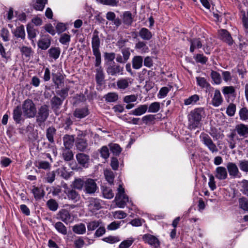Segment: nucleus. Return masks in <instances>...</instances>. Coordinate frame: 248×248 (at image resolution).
<instances>
[{
  "mask_svg": "<svg viewBox=\"0 0 248 248\" xmlns=\"http://www.w3.org/2000/svg\"><path fill=\"white\" fill-rule=\"evenodd\" d=\"M100 39L99 37V31L94 30L92 38V47L93 55L95 57L94 65L99 66L101 63V54L99 49L100 47Z\"/></svg>",
  "mask_w": 248,
  "mask_h": 248,
  "instance_id": "f257e3e1",
  "label": "nucleus"
},
{
  "mask_svg": "<svg viewBox=\"0 0 248 248\" xmlns=\"http://www.w3.org/2000/svg\"><path fill=\"white\" fill-rule=\"evenodd\" d=\"M203 109L197 108L191 111L188 116L189 127L190 129H195L199 126L202 120Z\"/></svg>",
  "mask_w": 248,
  "mask_h": 248,
  "instance_id": "f03ea898",
  "label": "nucleus"
},
{
  "mask_svg": "<svg viewBox=\"0 0 248 248\" xmlns=\"http://www.w3.org/2000/svg\"><path fill=\"white\" fill-rule=\"evenodd\" d=\"M22 110L25 116L28 118H33L36 114V108L31 100H26L22 105Z\"/></svg>",
  "mask_w": 248,
  "mask_h": 248,
  "instance_id": "7ed1b4c3",
  "label": "nucleus"
},
{
  "mask_svg": "<svg viewBox=\"0 0 248 248\" xmlns=\"http://www.w3.org/2000/svg\"><path fill=\"white\" fill-rule=\"evenodd\" d=\"M49 114L48 107L46 105L41 106L38 108V111H36V122L40 126L47 120Z\"/></svg>",
  "mask_w": 248,
  "mask_h": 248,
  "instance_id": "20e7f679",
  "label": "nucleus"
},
{
  "mask_svg": "<svg viewBox=\"0 0 248 248\" xmlns=\"http://www.w3.org/2000/svg\"><path fill=\"white\" fill-rule=\"evenodd\" d=\"M201 141L210 151L212 153L218 152V149L216 144L213 142L211 137L206 133L202 132L200 135Z\"/></svg>",
  "mask_w": 248,
  "mask_h": 248,
  "instance_id": "39448f33",
  "label": "nucleus"
},
{
  "mask_svg": "<svg viewBox=\"0 0 248 248\" xmlns=\"http://www.w3.org/2000/svg\"><path fill=\"white\" fill-rule=\"evenodd\" d=\"M142 240L145 243L149 245L152 248H160V242L157 237L149 233L142 235Z\"/></svg>",
  "mask_w": 248,
  "mask_h": 248,
  "instance_id": "423d86ee",
  "label": "nucleus"
},
{
  "mask_svg": "<svg viewBox=\"0 0 248 248\" xmlns=\"http://www.w3.org/2000/svg\"><path fill=\"white\" fill-rule=\"evenodd\" d=\"M124 71V67L120 65L115 63L110 64L106 68V72L108 75L116 77L119 75H122Z\"/></svg>",
  "mask_w": 248,
  "mask_h": 248,
  "instance_id": "0eeeda50",
  "label": "nucleus"
},
{
  "mask_svg": "<svg viewBox=\"0 0 248 248\" xmlns=\"http://www.w3.org/2000/svg\"><path fill=\"white\" fill-rule=\"evenodd\" d=\"M235 132L240 140L244 139L248 137V125L243 124H237L235 128L232 130Z\"/></svg>",
  "mask_w": 248,
  "mask_h": 248,
  "instance_id": "6e6552de",
  "label": "nucleus"
},
{
  "mask_svg": "<svg viewBox=\"0 0 248 248\" xmlns=\"http://www.w3.org/2000/svg\"><path fill=\"white\" fill-rule=\"evenodd\" d=\"M97 189V184L94 180L87 178L85 180L83 191L86 194H92L95 192Z\"/></svg>",
  "mask_w": 248,
  "mask_h": 248,
  "instance_id": "1a4fd4ad",
  "label": "nucleus"
},
{
  "mask_svg": "<svg viewBox=\"0 0 248 248\" xmlns=\"http://www.w3.org/2000/svg\"><path fill=\"white\" fill-rule=\"evenodd\" d=\"M76 158L78 164L83 168H87L90 164V156L84 153H78Z\"/></svg>",
  "mask_w": 248,
  "mask_h": 248,
  "instance_id": "9d476101",
  "label": "nucleus"
},
{
  "mask_svg": "<svg viewBox=\"0 0 248 248\" xmlns=\"http://www.w3.org/2000/svg\"><path fill=\"white\" fill-rule=\"evenodd\" d=\"M51 38L48 34L42 35L37 42L38 47L42 50H46L51 45Z\"/></svg>",
  "mask_w": 248,
  "mask_h": 248,
  "instance_id": "9b49d317",
  "label": "nucleus"
},
{
  "mask_svg": "<svg viewBox=\"0 0 248 248\" xmlns=\"http://www.w3.org/2000/svg\"><path fill=\"white\" fill-rule=\"evenodd\" d=\"M64 193L66 195L67 199L73 201L74 202H77L80 198L78 192L73 188H66L64 191Z\"/></svg>",
  "mask_w": 248,
  "mask_h": 248,
  "instance_id": "f8f14e48",
  "label": "nucleus"
},
{
  "mask_svg": "<svg viewBox=\"0 0 248 248\" xmlns=\"http://www.w3.org/2000/svg\"><path fill=\"white\" fill-rule=\"evenodd\" d=\"M226 167L230 176L234 178L240 177L241 173L239 172L237 165L234 163L228 162Z\"/></svg>",
  "mask_w": 248,
  "mask_h": 248,
  "instance_id": "ddd939ff",
  "label": "nucleus"
},
{
  "mask_svg": "<svg viewBox=\"0 0 248 248\" xmlns=\"http://www.w3.org/2000/svg\"><path fill=\"white\" fill-rule=\"evenodd\" d=\"M227 137L228 138L227 141L229 144V147L231 149L235 148L237 141L240 140V139L235 134V132L232 131V130H231V132L229 134L227 135Z\"/></svg>",
  "mask_w": 248,
  "mask_h": 248,
  "instance_id": "4468645a",
  "label": "nucleus"
},
{
  "mask_svg": "<svg viewBox=\"0 0 248 248\" xmlns=\"http://www.w3.org/2000/svg\"><path fill=\"white\" fill-rule=\"evenodd\" d=\"M115 200L116 201V204L119 208H124L127 203H131L132 205L131 201L129 200L128 196L126 194L116 195Z\"/></svg>",
  "mask_w": 248,
  "mask_h": 248,
  "instance_id": "2eb2a0df",
  "label": "nucleus"
},
{
  "mask_svg": "<svg viewBox=\"0 0 248 248\" xmlns=\"http://www.w3.org/2000/svg\"><path fill=\"white\" fill-rule=\"evenodd\" d=\"M220 39L224 42L231 46L233 44V40L230 33L226 30L222 29L219 31Z\"/></svg>",
  "mask_w": 248,
  "mask_h": 248,
  "instance_id": "dca6fc26",
  "label": "nucleus"
},
{
  "mask_svg": "<svg viewBox=\"0 0 248 248\" xmlns=\"http://www.w3.org/2000/svg\"><path fill=\"white\" fill-rule=\"evenodd\" d=\"M95 67H97L95 70V81L96 84L100 86L104 83L105 77V74L103 68L101 66V64Z\"/></svg>",
  "mask_w": 248,
  "mask_h": 248,
  "instance_id": "f3484780",
  "label": "nucleus"
},
{
  "mask_svg": "<svg viewBox=\"0 0 248 248\" xmlns=\"http://www.w3.org/2000/svg\"><path fill=\"white\" fill-rule=\"evenodd\" d=\"M59 218L66 224L71 222L73 218L70 212L66 209H62L59 212Z\"/></svg>",
  "mask_w": 248,
  "mask_h": 248,
  "instance_id": "a211bd4d",
  "label": "nucleus"
},
{
  "mask_svg": "<svg viewBox=\"0 0 248 248\" xmlns=\"http://www.w3.org/2000/svg\"><path fill=\"white\" fill-rule=\"evenodd\" d=\"M215 177L219 180L227 179L228 173L226 169L224 167H218L215 170Z\"/></svg>",
  "mask_w": 248,
  "mask_h": 248,
  "instance_id": "6ab92c4d",
  "label": "nucleus"
},
{
  "mask_svg": "<svg viewBox=\"0 0 248 248\" xmlns=\"http://www.w3.org/2000/svg\"><path fill=\"white\" fill-rule=\"evenodd\" d=\"M223 101L221 93L219 90L215 91L214 96L212 99V105L216 107L219 106L222 103Z\"/></svg>",
  "mask_w": 248,
  "mask_h": 248,
  "instance_id": "aec40b11",
  "label": "nucleus"
},
{
  "mask_svg": "<svg viewBox=\"0 0 248 248\" xmlns=\"http://www.w3.org/2000/svg\"><path fill=\"white\" fill-rule=\"evenodd\" d=\"M88 207L92 212H94L101 208L100 200L95 198H91L89 201Z\"/></svg>",
  "mask_w": 248,
  "mask_h": 248,
  "instance_id": "412c9836",
  "label": "nucleus"
},
{
  "mask_svg": "<svg viewBox=\"0 0 248 248\" xmlns=\"http://www.w3.org/2000/svg\"><path fill=\"white\" fill-rule=\"evenodd\" d=\"M88 142L86 139L77 138L75 141V146L77 150L80 152L85 151L88 147Z\"/></svg>",
  "mask_w": 248,
  "mask_h": 248,
  "instance_id": "4be33fe9",
  "label": "nucleus"
},
{
  "mask_svg": "<svg viewBox=\"0 0 248 248\" xmlns=\"http://www.w3.org/2000/svg\"><path fill=\"white\" fill-rule=\"evenodd\" d=\"M63 101V100L58 96L55 95L50 100L52 109L54 111L59 110L60 108Z\"/></svg>",
  "mask_w": 248,
  "mask_h": 248,
  "instance_id": "5701e85b",
  "label": "nucleus"
},
{
  "mask_svg": "<svg viewBox=\"0 0 248 248\" xmlns=\"http://www.w3.org/2000/svg\"><path fill=\"white\" fill-rule=\"evenodd\" d=\"M131 79L129 78H121L117 81L118 88L120 90H125L131 84Z\"/></svg>",
  "mask_w": 248,
  "mask_h": 248,
  "instance_id": "b1692460",
  "label": "nucleus"
},
{
  "mask_svg": "<svg viewBox=\"0 0 248 248\" xmlns=\"http://www.w3.org/2000/svg\"><path fill=\"white\" fill-rule=\"evenodd\" d=\"M53 81L56 86V88L59 89L64 85V78L61 74H53Z\"/></svg>",
  "mask_w": 248,
  "mask_h": 248,
  "instance_id": "393cba45",
  "label": "nucleus"
},
{
  "mask_svg": "<svg viewBox=\"0 0 248 248\" xmlns=\"http://www.w3.org/2000/svg\"><path fill=\"white\" fill-rule=\"evenodd\" d=\"M75 141L74 137L72 135H65L63 137V148L71 149L73 146Z\"/></svg>",
  "mask_w": 248,
  "mask_h": 248,
  "instance_id": "a878e982",
  "label": "nucleus"
},
{
  "mask_svg": "<svg viewBox=\"0 0 248 248\" xmlns=\"http://www.w3.org/2000/svg\"><path fill=\"white\" fill-rule=\"evenodd\" d=\"M19 48L22 58L26 60V61H29L30 59L31 56L32 55L33 51L32 48L31 47L25 46Z\"/></svg>",
  "mask_w": 248,
  "mask_h": 248,
  "instance_id": "bb28decb",
  "label": "nucleus"
},
{
  "mask_svg": "<svg viewBox=\"0 0 248 248\" xmlns=\"http://www.w3.org/2000/svg\"><path fill=\"white\" fill-rule=\"evenodd\" d=\"M139 34L142 39L145 41L150 40L153 37L152 32L146 28H142L139 31Z\"/></svg>",
  "mask_w": 248,
  "mask_h": 248,
  "instance_id": "cd10ccee",
  "label": "nucleus"
},
{
  "mask_svg": "<svg viewBox=\"0 0 248 248\" xmlns=\"http://www.w3.org/2000/svg\"><path fill=\"white\" fill-rule=\"evenodd\" d=\"M148 106L147 105H141L137 108L131 110L129 114L135 116H140L144 114L147 110Z\"/></svg>",
  "mask_w": 248,
  "mask_h": 248,
  "instance_id": "c85d7f7f",
  "label": "nucleus"
},
{
  "mask_svg": "<svg viewBox=\"0 0 248 248\" xmlns=\"http://www.w3.org/2000/svg\"><path fill=\"white\" fill-rule=\"evenodd\" d=\"M190 46L189 50L192 53L196 48H201L202 46V43L200 38H193L190 40Z\"/></svg>",
  "mask_w": 248,
  "mask_h": 248,
  "instance_id": "c756f323",
  "label": "nucleus"
},
{
  "mask_svg": "<svg viewBox=\"0 0 248 248\" xmlns=\"http://www.w3.org/2000/svg\"><path fill=\"white\" fill-rule=\"evenodd\" d=\"M135 48L136 50H139L141 53H145L149 51V48L146 43L142 41H138L136 44Z\"/></svg>",
  "mask_w": 248,
  "mask_h": 248,
  "instance_id": "7c9ffc66",
  "label": "nucleus"
},
{
  "mask_svg": "<svg viewBox=\"0 0 248 248\" xmlns=\"http://www.w3.org/2000/svg\"><path fill=\"white\" fill-rule=\"evenodd\" d=\"M132 67L135 69H140L143 64V58L141 56H135L132 60Z\"/></svg>",
  "mask_w": 248,
  "mask_h": 248,
  "instance_id": "2f4dec72",
  "label": "nucleus"
},
{
  "mask_svg": "<svg viewBox=\"0 0 248 248\" xmlns=\"http://www.w3.org/2000/svg\"><path fill=\"white\" fill-rule=\"evenodd\" d=\"M123 23L127 26L131 25L133 21L132 15L130 11L124 12L122 16Z\"/></svg>",
  "mask_w": 248,
  "mask_h": 248,
  "instance_id": "473e14b6",
  "label": "nucleus"
},
{
  "mask_svg": "<svg viewBox=\"0 0 248 248\" xmlns=\"http://www.w3.org/2000/svg\"><path fill=\"white\" fill-rule=\"evenodd\" d=\"M27 31L29 38L31 40L32 42H34V39L37 36V33L39 32L38 30L35 29L33 26L28 25L27 27Z\"/></svg>",
  "mask_w": 248,
  "mask_h": 248,
  "instance_id": "72a5a7b5",
  "label": "nucleus"
},
{
  "mask_svg": "<svg viewBox=\"0 0 248 248\" xmlns=\"http://www.w3.org/2000/svg\"><path fill=\"white\" fill-rule=\"evenodd\" d=\"M89 114L88 109L87 108H77L74 113V115L75 117L81 119L85 117Z\"/></svg>",
  "mask_w": 248,
  "mask_h": 248,
  "instance_id": "f704fd0d",
  "label": "nucleus"
},
{
  "mask_svg": "<svg viewBox=\"0 0 248 248\" xmlns=\"http://www.w3.org/2000/svg\"><path fill=\"white\" fill-rule=\"evenodd\" d=\"M196 80L197 84L202 88H205L206 91H209L211 89H213L211 87L210 84L206 81L204 78L197 77Z\"/></svg>",
  "mask_w": 248,
  "mask_h": 248,
  "instance_id": "c9c22d12",
  "label": "nucleus"
},
{
  "mask_svg": "<svg viewBox=\"0 0 248 248\" xmlns=\"http://www.w3.org/2000/svg\"><path fill=\"white\" fill-rule=\"evenodd\" d=\"M56 133V129L53 126H50L46 130V137L49 142H54V136Z\"/></svg>",
  "mask_w": 248,
  "mask_h": 248,
  "instance_id": "e433bc0d",
  "label": "nucleus"
},
{
  "mask_svg": "<svg viewBox=\"0 0 248 248\" xmlns=\"http://www.w3.org/2000/svg\"><path fill=\"white\" fill-rule=\"evenodd\" d=\"M71 149L62 148V156L65 161H70L73 159L74 155Z\"/></svg>",
  "mask_w": 248,
  "mask_h": 248,
  "instance_id": "4c0bfd02",
  "label": "nucleus"
},
{
  "mask_svg": "<svg viewBox=\"0 0 248 248\" xmlns=\"http://www.w3.org/2000/svg\"><path fill=\"white\" fill-rule=\"evenodd\" d=\"M85 184V180L78 178H76L72 182L73 188L75 189L81 190L84 188Z\"/></svg>",
  "mask_w": 248,
  "mask_h": 248,
  "instance_id": "58836bf2",
  "label": "nucleus"
},
{
  "mask_svg": "<svg viewBox=\"0 0 248 248\" xmlns=\"http://www.w3.org/2000/svg\"><path fill=\"white\" fill-rule=\"evenodd\" d=\"M32 192L33 194L35 199H41L44 196V191L40 187H36L34 186H32Z\"/></svg>",
  "mask_w": 248,
  "mask_h": 248,
  "instance_id": "ea45409f",
  "label": "nucleus"
},
{
  "mask_svg": "<svg viewBox=\"0 0 248 248\" xmlns=\"http://www.w3.org/2000/svg\"><path fill=\"white\" fill-rule=\"evenodd\" d=\"M104 98L107 102H114L118 100V94L116 93H108L106 94Z\"/></svg>",
  "mask_w": 248,
  "mask_h": 248,
  "instance_id": "a19ab883",
  "label": "nucleus"
},
{
  "mask_svg": "<svg viewBox=\"0 0 248 248\" xmlns=\"http://www.w3.org/2000/svg\"><path fill=\"white\" fill-rule=\"evenodd\" d=\"M49 56L54 60L57 59L60 56L61 50L59 47H51L48 51Z\"/></svg>",
  "mask_w": 248,
  "mask_h": 248,
  "instance_id": "79ce46f5",
  "label": "nucleus"
},
{
  "mask_svg": "<svg viewBox=\"0 0 248 248\" xmlns=\"http://www.w3.org/2000/svg\"><path fill=\"white\" fill-rule=\"evenodd\" d=\"M54 227L56 230L60 233L63 235H66L67 233V228L61 222H57Z\"/></svg>",
  "mask_w": 248,
  "mask_h": 248,
  "instance_id": "37998d69",
  "label": "nucleus"
},
{
  "mask_svg": "<svg viewBox=\"0 0 248 248\" xmlns=\"http://www.w3.org/2000/svg\"><path fill=\"white\" fill-rule=\"evenodd\" d=\"M239 206L242 210L248 212V199L244 197L238 199Z\"/></svg>",
  "mask_w": 248,
  "mask_h": 248,
  "instance_id": "c03bdc74",
  "label": "nucleus"
},
{
  "mask_svg": "<svg viewBox=\"0 0 248 248\" xmlns=\"http://www.w3.org/2000/svg\"><path fill=\"white\" fill-rule=\"evenodd\" d=\"M47 0H36V2L33 4V8L37 11H43L45 8Z\"/></svg>",
  "mask_w": 248,
  "mask_h": 248,
  "instance_id": "a18cd8bd",
  "label": "nucleus"
},
{
  "mask_svg": "<svg viewBox=\"0 0 248 248\" xmlns=\"http://www.w3.org/2000/svg\"><path fill=\"white\" fill-rule=\"evenodd\" d=\"M199 96L197 94H194L189 96L188 98L185 99L184 104L185 105H194L199 100Z\"/></svg>",
  "mask_w": 248,
  "mask_h": 248,
  "instance_id": "49530a36",
  "label": "nucleus"
},
{
  "mask_svg": "<svg viewBox=\"0 0 248 248\" xmlns=\"http://www.w3.org/2000/svg\"><path fill=\"white\" fill-rule=\"evenodd\" d=\"M46 204L48 209L52 211H56L59 207L58 203L55 200L52 199L48 200Z\"/></svg>",
  "mask_w": 248,
  "mask_h": 248,
  "instance_id": "de8ad7c7",
  "label": "nucleus"
},
{
  "mask_svg": "<svg viewBox=\"0 0 248 248\" xmlns=\"http://www.w3.org/2000/svg\"><path fill=\"white\" fill-rule=\"evenodd\" d=\"M73 231L77 234H83L86 232L85 225L83 223L75 225L73 227Z\"/></svg>",
  "mask_w": 248,
  "mask_h": 248,
  "instance_id": "09e8293b",
  "label": "nucleus"
},
{
  "mask_svg": "<svg viewBox=\"0 0 248 248\" xmlns=\"http://www.w3.org/2000/svg\"><path fill=\"white\" fill-rule=\"evenodd\" d=\"M104 175L106 180L110 184L113 183L115 175L114 172L110 170H106L104 171Z\"/></svg>",
  "mask_w": 248,
  "mask_h": 248,
  "instance_id": "8fccbe9b",
  "label": "nucleus"
},
{
  "mask_svg": "<svg viewBox=\"0 0 248 248\" xmlns=\"http://www.w3.org/2000/svg\"><path fill=\"white\" fill-rule=\"evenodd\" d=\"M110 150L113 154L116 156L120 155L122 151V149L118 144L111 143L109 145Z\"/></svg>",
  "mask_w": 248,
  "mask_h": 248,
  "instance_id": "3c124183",
  "label": "nucleus"
},
{
  "mask_svg": "<svg viewBox=\"0 0 248 248\" xmlns=\"http://www.w3.org/2000/svg\"><path fill=\"white\" fill-rule=\"evenodd\" d=\"M135 241L133 237H129L128 239L122 241L119 246V248H129Z\"/></svg>",
  "mask_w": 248,
  "mask_h": 248,
  "instance_id": "603ef678",
  "label": "nucleus"
},
{
  "mask_svg": "<svg viewBox=\"0 0 248 248\" xmlns=\"http://www.w3.org/2000/svg\"><path fill=\"white\" fill-rule=\"evenodd\" d=\"M148 108V112L151 113H156L158 112L160 108V103L155 102L151 103Z\"/></svg>",
  "mask_w": 248,
  "mask_h": 248,
  "instance_id": "864d4df0",
  "label": "nucleus"
},
{
  "mask_svg": "<svg viewBox=\"0 0 248 248\" xmlns=\"http://www.w3.org/2000/svg\"><path fill=\"white\" fill-rule=\"evenodd\" d=\"M101 222L100 220H94L89 222L87 224V230L88 231H93L97 229Z\"/></svg>",
  "mask_w": 248,
  "mask_h": 248,
  "instance_id": "5fc2aeb1",
  "label": "nucleus"
},
{
  "mask_svg": "<svg viewBox=\"0 0 248 248\" xmlns=\"http://www.w3.org/2000/svg\"><path fill=\"white\" fill-rule=\"evenodd\" d=\"M102 193L104 198L106 199H111L114 197V193L109 187H104L102 189Z\"/></svg>",
  "mask_w": 248,
  "mask_h": 248,
  "instance_id": "6e6d98bb",
  "label": "nucleus"
},
{
  "mask_svg": "<svg viewBox=\"0 0 248 248\" xmlns=\"http://www.w3.org/2000/svg\"><path fill=\"white\" fill-rule=\"evenodd\" d=\"M102 240L106 243L112 244L119 242L120 241V239L118 236L109 235L103 238Z\"/></svg>",
  "mask_w": 248,
  "mask_h": 248,
  "instance_id": "4d7b16f0",
  "label": "nucleus"
},
{
  "mask_svg": "<svg viewBox=\"0 0 248 248\" xmlns=\"http://www.w3.org/2000/svg\"><path fill=\"white\" fill-rule=\"evenodd\" d=\"M194 58L197 63H200L202 64H205L208 60V58L202 54H197L194 57Z\"/></svg>",
  "mask_w": 248,
  "mask_h": 248,
  "instance_id": "13d9d810",
  "label": "nucleus"
},
{
  "mask_svg": "<svg viewBox=\"0 0 248 248\" xmlns=\"http://www.w3.org/2000/svg\"><path fill=\"white\" fill-rule=\"evenodd\" d=\"M155 119V115L149 114L145 115L142 118L143 123L145 124H150L154 123Z\"/></svg>",
  "mask_w": 248,
  "mask_h": 248,
  "instance_id": "bf43d9fd",
  "label": "nucleus"
},
{
  "mask_svg": "<svg viewBox=\"0 0 248 248\" xmlns=\"http://www.w3.org/2000/svg\"><path fill=\"white\" fill-rule=\"evenodd\" d=\"M69 91V87H66L65 88L56 91V93L59 95L62 99L64 100L68 95V92Z\"/></svg>",
  "mask_w": 248,
  "mask_h": 248,
  "instance_id": "052dcab7",
  "label": "nucleus"
},
{
  "mask_svg": "<svg viewBox=\"0 0 248 248\" xmlns=\"http://www.w3.org/2000/svg\"><path fill=\"white\" fill-rule=\"evenodd\" d=\"M211 76L216 84H219L221 83V78L220 74L218 72L212 71L211 73Z\"/></svg>",
  "mask_w": 248,
  "mask_h": 248,
  "instance_id": "680f3d73",
  "label": "nucleus"
},
{
  "mask_svg": "<svg viewBox=\"0 0 248 248\" xmlns=\"http://www.w3.org/2000/svg\"><path fill=\"white\" fill-rule=\"evenodd\" d=\"M239 114L241 120L243 121L248 120V109L246 108L240 109Z\"/></svg>",
  "mask_w": 248,
  "mask_h": 248,
  "instance_id": "e2e57ef3",
  "label": "nucleus"
},
{
  "mask_svg": "<svg viewBox=\"0 0 248 248\" xmlns=\"http://www.w3.org/2000/svg\"><path fill=\"white\" fill-rule=\"evenodd\" d=\"M222 93L224 95H232L235 93V90L233 86H225L222 89Z\"/></svg>",
  "mask_w": 248,
  "mask_h": 248,
  "instance_id": "0e129e2a",
  "label": "nucleus"
},
{
  "mask_svg": "<svg viewBox=\"0 0 248 248\" xmlns=\"http://www.w3.org/2000/svg\"><path fill=\"white\" fill-rule=\"evenodd\" d=\"M101 156L106 159L109 156V152L108 148L106 146H103L100 150Z\"/></svg>",
  "mask_w": 248,
  "mask_h": 248,
  "instance_id": "69168bd1",
  "label": "nucleus"
},
{
  "mask_svg": "<svg viewBox=\"0 0 248 248\" xmlns=\"http://www.w3.org/2000/svg\"><path fill=\"white\" fill-rule=\"evenodd\" d=\"M239 166L242 171L248 172V160L244 159L239 161Z\"/></svg>",
  "mask_w": 248,
  "mask_h": 248,
  "instance_id": "338daca9",
  "label": "nucleus"
},
{
  "mask_svg": "<svg viewBox=\"0 0 248 248\" xmlns=\"http://www.w3.org/2000/svg\"><path fill=\"white\" fill-rule=\"evenodd\" d=\"M115 53L114 52H105L104 55L105 60L107 62H113L115 58Z\"/></svg>",
  "mask_w": 248,
  "mask_h": 248,
  "instance_id": "774afa93",
  "label": "nucleus"
}]
</instances>
